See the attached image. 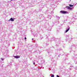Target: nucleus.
<instances>
[{
  "mask_svg": "<svg viewBox=\"0 0 77 77\" xmlns=\"http://www.w3.org/2000/svg\"><path fill=\"white\" fill-rule=\"evenodd\" d=\"M57 20H59V19H60V17H59V16H57Z\"/></svg>",
  "mask_w": 77,
  "mask_h": 77,
  "instance_id": "9",
  "label": "nucleus"
},
{
  "mask_svg": "<svg viewBox=\"0 0 77 77\" xmlns=\"http://www.w3.org/2000/svg\"><path fill=\"white\" fill-rule=\"evenodd\" d=\"M44 5H42V6H41V7H40V8H41V9H43V8H44Z\"/></svg>",
  "mask_w": 77,
  "mask_h": 77,
  "instance_id": "13",
  "label": "nucleus"
},
{
  "mask_svg": "<svg viewBox=\"0 0 77 77\" xmlns=\"http://www.w3.org/2000/svg\"><path fill=\"white\" fill-rule=\"evenodd\" d=\"M45 14H48V11H46L45 12Z\"/></svg>",
  "mask_w": 77,
  "mask_h": 77,
  "instance_id": "12",
  "label": "nucleus"
},
{
  "mask_svg": "<svg viewBox=\"0 0 77 77\" xmlns=\"http://www.w3.org/2000/svg\"><path fill=\"white\" fill-rule=\"evenodd\" d=\"M72 59L75 61V64L77 63V58L75 56L73 57H72Z\"/></svg>",
  "mask_w": 77,
  "mask_h": 77,
  "instance_id": "1",
  "label": "nucleus"
},
{
  "mask_svg": "<svg viewBox=\"0 0 77 77\" xmlns=\"http://www.w3.org/2000/svg\"><path fill=\"white\" fill-rule=\"evenodd\" d=\"M48 18H49V17H48Z\"/></svg>",
  "mask_w": 77,
  "mask_h": 77,
  "instance_id": "24",
  "label": "nucleus"
},
{
  "mask_svg": "<svg viewBox=\"0 0 77 77\" xmlns=\"http://www.w3.org/2000/svg\"><path fill=\"white\" fill-rule=\"evenodd\" d=\"M33 39H33V38L32 39V40H33Z\"/></svg>",
  "mask_w": 77,
  "mask_h": 77,
  "instance_id": "22",
  "label": "nucleus"
},
{
  "mask_svg": "<svg viewBox=\"0 0 77 77\" xmlns=\"http://www.w3.org/2000/svg\"><path fill=\"white\" fill-rule=\"evenodd\" d=\"M24 39H25V40L27 39V38H26V37H25Z\"/></svg>",
  "mask_w": 77,
  "mask_h": 77,
  "instance_id": "17",
  "label": "nucleus"
},
{
  "mask_svg": "<svg viewBox=\"0 0 77 77\" xmlns=\"http://www.w3.org/2000/svg\"><path fill=\"white\" fill-rule=\"evenodd\" d=\"M48 30H49V31H51V28L50 27H49Z\"/></svg>",
  "mask_w": 77,
  "mask_h": 77,
  "instance_id": "7",
  "label": "nucleus"
},
{
  "mask_svg": "<svg viewBox=\"0 0 77 77\" xmlns=\"http://www.w3.org/2000/svg\"><path fill=\"white\" fill-rule=\"evenodd\" d=\"M57 77H59V76L58 75H57Z\"/></svg>",
  "mask_w": 77,
  "mask_h": 77,
  "instance_id": "20",
  "label": "nucleus"
},
{
  "mask_svg": "<svg viewBox=\"0 0 77 77\" xmlns=\"http://www.w3.org/2000/svg\"><path fill=\"white\" fill-rule=\"evenodd\" d=\"M48 15L49 16V17H51V13H48Z\"/></svg>",
  "mask_w": 77,
  "mask_h": 77,
  "instance_id": "8",
  "label": "nucleus"
},
{
  "mask_svg": "<svg viewBox=\"0 0 77 77\" xmlns=\"http://www.w3.org/2000/svg\"><path fill=\"white\" fill-rule=\"evenodd\" d=\"M51 1V0H49V2H50Z\"/></svg>",
  "mask_w": 77,
  "mask_h": 77,
  "instance_id": "23",
  "label": "nucleus"
},
{
  "mask_svg": "<svg viewBox=\"0 0 77 77\" xmlns=\"http://www.w3.org/2000/svg\"><path fill=\"white\" fill-rule=\"evenodd\" d=\"M1 60H4V59H3V58H1Z\"/></svg>",
  "mask_w": 77,
  "mask_h": 77,
  "instance_id": "18",
  "label": "nucleus"
},
{
  "mask_svg": "<svg viewBox=\"0 0 77 77\" xmlns=\"http://www.w3.org/2000/svg\"><path fill=\"white\" fill-rule=\"evenodd\" d=\"M33 65H35V62H34L33 63Z\"/></svg>",
  "mask_w": 77,
  "mask_h": 77,
  "instance_id": "19",
  "label": "nucleus"
},
{
  "mask_svg": "<svg viewBox=\"0 0 77 77\" xmlns=\"http://www.w3.org/2000/svg\"><path fill=\"white\" fill-rule=\"evenodd\" d=\"M54 77V75H53L51 76V77Z\"/></svg>",
  "mask_w": 77,
  "mask_h": 77,
  "instance_id": "15",
  "label": "nucleus"
},
{
  "mask_svg": "<svg viewBox=\"0 0 77 77\" xmlns=\"http://www.w3.org/2000/svg\"><path fill=\"white\" fill-rule=\"evenodd\" d=\"M35 33H36V32H34V36H37V35L36 34H35Z\"/></svg>",
  "mask_w": 77,
  "mask_h": 77,
  "instance_id": "10",
  "label": "nucleus"
},
{
  "mask_svg": "<svg viewBox=\"0 0 77 77\" xmlns=\"http://www.w3.org/2000/svg\"><path fill=\"white\" fill-rule=\"evenodd\" d=\"M69 36V35H66V38H67V37H68Z\"/></svg>",
  "mask_w": 77,
  "mask_h": 77,
  "instance_id": "21",
  "label": "nucleus"
},
{
  "mask_svg": "<svg viewBox=\"0 0 77 77\" xmlns=\"http://www.w3.org/2000/svg\"><path fill=\"white\" fill-rule=\"evenodd\" d=\"M71 0H70V1H71Z\"/></svg>",
  "mask_w": 77,
  "mask_h": 77,
  "instance_id": "25",
  "label": "nucleus"
},
{
  "mask_svg": "<svg viewBox=\"0 0 77 77\" xmlns=\"http://www.w3.org/2000/svg\"><path fill=\"white\" fill-rule=\"evenodd\" d=\"M14 57L15 58H16V59H18V58H20V57L19 56H14Z\"/></svg>",
  "mask_w": 77,
  "mask_h": 77,
  "instance_id": "6",
  "label": "nucleus"
},
{
  "mask_svg": "<svg viewBox=\"0 0 77 77\" xmlns=\"http://www.w3.org/2000/svg\"><path fill=\"white\" fill-rule=\"evenodd\" d=\"M60 12L61 14H65L67 13V11H60Z\"/></svg>",
  "mask_w": 77,
  "mask_h": 77,
  "instance_id": "2",
  "label": "nucleus"
},
{
  "mask_svg": "<svg viewBox=\"0 0 77 77\" xmlns=\"http://www.w3.org/2000/svg\"><path fill=\"white\" fill-rule=\"evenodd\" d=\"M71 66H70V68H69V69L70 70H71Z\"/></svg>",
  "mask_w": 77,
  "mask_h": 77,
  "instance_id": "14",
  "label": "nucleus"
},
{
  "mask_svg": "<svg viewBox=\"0 0 77 77\" xmlns=\"http://www.w3.org/2000/svg\"><path fill=\"white\" fill-rule=\"evenodd\" d=\"M74 68V69H75V70H77V68H76V67H75Z\"/></svg>",
  "mask_w": 77,
  "mask_h": 77,
  "instance_id": "16",
  "label": "nucleus"
},
{
  "mask_svg": "<svg viewBox=\"0 0 77 77\" xmlns=\"http://www.w3.org/2000/svg\"><path fill=\"white\" fill-rule=\"evenodd\" d=\"M68 28L66 30V32H68V31H69V26H68Z\"/></svg>",
  "mask_w": 77,
  "mask_h": 77,
  "instance_id": "5",
  "label": "nucleus"
},
{
  "mask_svg": "<svg viewBox=\"0 0 77 77\" xmlns=\"http://www.w3.org/2000/svg\"><path fill=\"white\" fill-rule=\"evenodd\" d=\"M14 21V19H13V18H11L9 20H8V21Z\"/></svg>",
  "mask_w": 77,
  "mask_h": 77,
  "instance_id": "4",
  "label": "nucleus"
},
{
  "mask_svg": "<svg viewBox=\"0 0 77 77\" xmlns=\"http://www.w3.org/2000/svg\"><path fill=\"white\" fill-rule=\"evenodd\" d=\"M69 6H70V7H73V5L71 4L69 5Z\"/></svg>",
  "mask_w": 77,
  "mask_h": 77,
  "instance_id": "11",
  "label": "nucleus"
},
{
  "mask_svg": "<svg viewBox=\"0 0 77 77\" xmlns=\"http://www.w3.org/2000/svg\"><path fill=\"white\" fill-rule=\"evenodd\" d=\"M66 8L67 9H68L69 10H72V8L70 7L67 6L66 7Z\"/></svg>",
  "mask_w": 77,
  "mask_h": 77,
  "instance_id": "3",
  "label": "nucleus"
}]
</instances>
